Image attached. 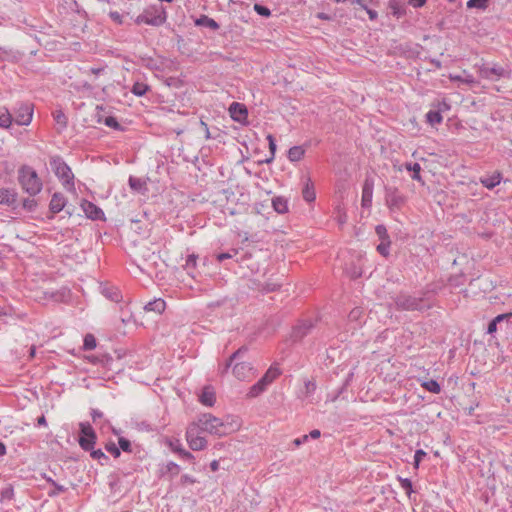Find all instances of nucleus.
<instances>
[{
  "label": "nucleus",
  "mask_w": 512,
  "mask_h": 512,
  "mask_svg": "<svg viewBox=\"0 0 512 512\" xmlns=\"http://www.w3.org/2000/svg\"><path fill=\"white\" fill-rule=\"evenodd\" d=\"M489 0H468L467 8H477L481 10H485L488 7Z\"/></svg>",
  "instance_id": "c9c22d12"
},
{
  "label": "nucleus",
  "mask_w": 512,
  "mask_h": 512,
  "mask_svg": "<svg viewBox=\"0 0 512 512\" xmlns=\"http://www.w3.org/2000/svg\"><path fill=\"white\" fill-rule=\"evenodd\" d=\"M237 254H238V251H237L236 249H233L231 253H230V252H226V253H219V254L217 255V260H218L219 262H222V261H224V260H226V259H231V258H233V257H234V256H236Z\"/></svg>",
  "instance_id": "052dcab7"
},
{
  "label": "nucleus",
  "mask_w": 512,
  "mask_h": 512,
  "mask_svg": "<svg viewBox=\"0 0 512 512\" xmlns=\"http://www.w3.org/2000/svg\"><path fill=\"white\" fill-rule=\"evenodd\" d=\"M87 359L93 364H101L102 365V363H104V359L100 358V354L87 356Z\"/></svg>",
  "instance_id": "338daca9"
},
{
  "label": "nucleus",
  "mask_w": 512,
  "mask_h": 512,
  "mask_svg": "<svg viewBox=\"0 0 512 512\" xmlns=\"http://www.w3.org/2000/svg\"><path fill=\"white\" fill-rule=\"evenodd\" d=\"M196 482H197L196 478H194L193 476H190L188 474H184L180 477L179 484L181 486H187V485L195 484Z\"/></svg>",
  "instance_id": "6e6d98bb"
},
{
  "label": "nucleus",
  "mask_w": 512,
  "mask_h": 512,
  "mask_svg": "<svg viewBox=\"0 0 512 512\" xmlns=\"http://www.w3.org/2000/svg\"><path fill=\"white\" fill-rule=\"evenodd\" d=\"M316 383L312 380H306L304 382V394L305 396H311L316 391Z\"/></svg>",
  "instance_id": "de8ad7c7"
},
{
  "label": "nucleus",
  "mask_w": 512,
  "mask_h": 512,
  "mask_svg": "<svg viewBox=\"0 0 512 512\" xmlns=\"http://www.w3.org/2000/svg\"><path fill=\"white\" fill-rule=\"evenodd\" d=\"M118 445H119V449L120 451H124V452H132V444H131V441L125 437H119L118 438Z\"/></svg>",
  "instance_id": "37998d69"
},
{
  "label": "nucleus",
  "mask_w": 512,
  "mask_h": 512,
  "mask_svg": "<svg viewBox=\"0 0 512 512\" xmlns=\"http://www.w3.org/2000/svg\"><path fill=\"white\" fill-rule=\"evenodd\" d=\"M120 311H121L120 320L123 324L126 325L133 320L134 317H133L132 313L129 311V309L127 308V306L125 308L121 306Z\"/></svg>",
  "instance_id": "79ce46f5"
},
{
  "label": "nucleus",
  "mask_w": 512,
  "mask_h": 512,
  "mask_svg": "<svg viewBox=\"0 0 512 512\" xmlns=\"http://www.w3.org/2000/svg\"><path fill=\"white\" fill-rule=\"evenodd\" d=\"M248 351L246 346L240 347L237 351H235L226 361L222 373H226L231 365L235 363L233 367V374L239 380H245L252 374L253 367L250 363L239 361Z\"/></svg>",
  "instance_id": "7ed1b4c3"
},
{
  "label": "nucleus",
  "mask_w": 512,
  "mask_h": 512,
  "mask_svg": "<svg viewBox=\"0 0 512 512\" xmlns=\"http://www.w3.org/2000/svg\"><path fill=\"white\" fill-rule=\"evenodd\" d=\"M101 294L110 301L119 303L122 301V294L118 287L108 283L100 285Z\"/></svg>",
  "instance_id": "4468645a"
},
{
  "label": "nucleus",
  "mask_w": 512,
  "mask_h": 512,
  "mask_svg": "<svg viewBox=\"0 0 512 512\" xmlns=\"http://www.w3.org/2000/svg\"><path fill=\"white\" fill-rule=\"evenodd\" d=\"M375 232L377 236L379 237L380 241H391L390 236L388 234V231L386 227L382 224H379L375 227Z\"/></svg>",
  "instance_id": "4c0bfd02"
},
{
  "label": "nucleus",
  "mask_w": 512,
  "mask_h": 512,
  "mask_svg": "<svg viewBox=\"0 0 512 512\" xmlns=\"http://www.w3.org/2000/svg\"><path fill=\"white\" fill-rule=\"evenodd\" d=\"M426 121L431 126L442 123L443 117L436 109L430 110L426 113Z\"/></svg>",
  "instance_id": "7c9ffc66"
},
{
  "label": "nucleus",
  "mask_w": 512,
  "mask_h": 512,
  "mask_svg": "<svg viewBox=\"0 0 512 512\" xmlns=\"http://www.w3.org/2000/svg\"><path fill=\"white\" fill-rule=\"evenodd\" d=\"M67 490V488L63 485L58 484L57 482H53V489L48 491L49 497H56L60 493H63Z\"/></svg>",
  "instance_id": "09e8293b"
},
{
  "label": "nucleus",
  "mask_w": 512,
  "mask_h": 512,
  "mask_svg": "<svg viewBox=\"0 0 512 512\" xmlns=\"http://www.w3.org/2000/svg\"><path fill=\"white\" fill-rule=\"evenodd\" d=\"M88 451L90 452V456L93 459L98 460L101 465L104 464L103 462H101V460L108 461V459H109L101 449L92 448L91 450H88Z\"/></svg>",
  "instance_id": "ea45409f"
},
{
  "label": "nucleus",
  "mask_w": 512,
  "mask_h": 512,
  "mask_svg": "<svg viewBox=\"0 0 512 512\" xmlns=\"http://www.w3.org/2000/svg\"><path fill=\"white\" fill-rule=\"evenodd\" d=\"M109 485L113 492H120V478L119 477L111 476Z\"/></svg>",
  "instance_id": "bf43d9fd"
},
{
  "label": "nucleus",
  "mask_w": 512,
  "mask_h": 512,
  "mask_svg": "<svg viewBox=\"0 0 512 512\" xmlns=\"http://www.w3.org/2000/svg\"><path fill=\"white\" fill-rule=\"evenodd\" d=\"M479 181L485 188L492 190L501 183L502 174L499 171H495L492 175L480 177Z\"/></svg>",
  "instance_id": "aec40b11"
},
{
  "label": "nucleus",
  "mask_w": 512,
  "mask_h": 512,
  "mask_svg": "<svg viewBox=\"0 0 512 512\" xmlns=\"http://www.w3.org/2000/svg\"><path fill=\"white\" fill-rule=\"evenodd\" d=\"M66 205H67L66 197L60 192H55L52 195L50 203H49V211L53 215L57 214V213L61 212L65 208Z\"/></svg>",
  "instance_id": "dca6fc26"
},
{
  "label": "nucleus",
  "mask_w": 512,
  "mask_h": 512,
  "mask_svg": "<svg viewBox=\"0 0 512 512\" xmlns=\"http://www.w3.org/2000/svg\"><path fill=\"white\" fill-rule=\"evenodd\" d=\"M280 284L278 283H274V282H266L262 288V291L268 293V292H273V291H276L277 289L280 288Z\"/></svg>",
  "instance_id": "680f3d73"
},
{
  "label": "nucleus",
  "mask_w": 512,
  "mask_h": 512,
  "mask_svg": "<svg viewBox=\"0 0 512 512\" xmlns=\"http://www.w3.org/2000/svg\"><path fill=\"white\" fill-rule=\"evenodd\" d=\"M432 107L439 111L441 115L443 112H447L451 109V105L446 99L438 100L437 102L432 103Z\"/></svg>",
  "instance_id": "72a5a7b5"
},
{
  "label": "nucleus",
  "mask_w": 512,
  "mask_h": 512,
  "mask_svg": "<svg viewBox=\"0 0 512 512\" xmlns=\"http://www.w3.org/2000/svg\"><path fill=\"white\" fill-rule=\"evenodd\" d=\"M109 16L115 23L122 24V15L119 12L111 11Z\"/></svg>",
  "instance_id": "69168bd1"
},
{
  "label": "nucleus",
  "mask_w": 512,
  "mask_h": 512,
  "mask_svg": "<svg viewBox=\"0 0 512 512\" xmlns=\"http://www.w3.org/2000/svg\"><path fill=\"white\" fill-rule=\"evenodd\" d=\"M390 246H391V241H383V242L381 241L377 245L376 250L378 251V253L380 255L387 258L390 255Z\"/></svg>",
  "instance_id": "f704fd0d"
},
{
  "label": "nucleus",
  "mask_w": 512,
  "mask_h": 512,
  "mask_svg": "<svg viewBox=\"0 0 512 512\" xmlns=\"http://www.w3.org/2000/svg\"><path fill=\"white\" fill-rule=\"evenodd\" d=\"M398 481L400 482V486L403 490H405L406 494L410 496L413 492L412 481L409 478L398 477Z\"/></svg>",
  "instance_id": "58836bf2"
},
{
  "label": "nucleus",
  "mask_w": 512,
  "mask_h": 512,
  "mask_svg": "<svg viewBox=\"0 0 512 512\" xmlns=\"http://www.w3.org/2000/svg\"><path fill=\"white\" fill-rule=\"evenodd\" d=\"M160 299H153L151 301H149L148 303H146L143 307V310H144V313L147 314L149 312H155V313H160V309H159V305H158V301Z\"/></svg>",
  "instance_id": "e433bc0d"
},
{
  "label": "nucleus",
  "mask_w": 512,
  "mask_h": 512,
  "mask_svg": "<svg viewBox=\"0 0 512 512\" xmlns=\"http://www.w3.org/2000/svg\"><path fill=\"white\" fill-rule=\"evenodd\" d=\"M94 348H96V338L92 334H87L84 337L83 349L92 350Z\"/></svg>",
  "instance_id": "a19ab883"
},
{
  "label": "nucleus",
  "mask_w": 512,
  "mask_h": 512,
  "mask_svg": "<svg viewBox=\"0 0 512 512\" xmlns=\"http://www.w3.org/2000/svg\"><path fill=\"white\" fill-rule=\"evenodd\" d=\"M165 444L170 448V450L173 453H175L178 456L180 460L187 461L195 465L194 455L183 448V445L179 439L167 438L165 440Z\"/></svg>",
  "instance_id": "f8f14e48"
},
{
  "label": "nucleus",
  "mask_w": 512,
  "mask_h": 512,
  "mask_svg": "<svg viewBox=\"0 0 512 512\" xmlns=\"http://www.w3.org/2000/svg\"><path fill=\"white\" fill-rule=\"evenodd\" d=\"M427 456V453L422 450V449H418L415 451V454H414V467L415 468H418L419 467V464L421 463V461Z\"/></svg>",
  "instance_id": "864d4df0"
},
{
  "label": "nucleus",
  "mask_w": 512,
  "mask_h": 512,
  "mask_svg": "<svg viewBox=\"0 0 512 512\" xmlns=\"http://www.w3.org/2000/svg\"><path fill=\"white\" fill-rule=\"evenodd\" d=\"M362 9L366 11L371 21H375L378 18L376 10L370 9L367 5H362Z\"/></svg>",
  "instance_id": "e2e57ef3"
},
{
  "label": "nucleus",
  "mask_w": 512,
  "mask_h": 512,
  "mask_svg": "<svg viewBox=\"0 0 512 512\" xmlns=\"http://www.w3.org/2000/svg\"><path fill=\"white\" fill-rule=\"evenodd\" d=\"M13 497H14V489H13L12 485H9V486L5 487L1 491V498L3 500H12Z\"/></svg>",
  "instance_id": "5fc2aeb1"
},
{
  "label": "nucleus",
  "mask_w": 512,
  "mask_h": 512,
  "mask_svg": "<svg viewBox=\"0 0 512 512\" xmlns=\"http://www.w3.org/2000/svg\"><path fill=\"white\" fill-rule=\"evenodd\" d=\"M229 419L230 417H227L225 420H222L211 413H203L200 414L192 424L196 425L201 432L222 437L233 433L240 427L238 421Z\"/></svg>",
  "instance_id": "f257e3e1"
},
{
  "label": "nucleus",
  "mask_w": 512,
  "mask_h": 512,
  "mask_svg": "<svg viewBox=\"0 0 512 512\" xmlns=\"http://www.w3.org/2000/svg\"><path fill=\"white\" fill-rule=\"evenodd\" d=\"M53 118L55 122L61 127V129H65L67 127L68 119L62 110L54 111Z\"/></svg>",
  "instance_id": "2f4dec72"
},
{
  "label": "nucleus",
  "mask_w": 512,
  "mask_h": 512,
  "mask_svg": "<svg viewBox=\"0 0 512 512\" xmlns=\"http://www.w3.org/2000/svg\"><path fill=\"white\" fill-rule=\"evenodd\" d=\"M13 121L19 126H28L33 118L34 105L29 101L17 102L12 109Z\"/></svg>",
  "instance_id": "423d86ee"
},
{
  "label": "nucleus",
  "mask_w": 512,
  "mask_h": 512,
  "mask_svg": "<svg viewBox=\"0 0 512 512\" xmlns=\"http://www.w3.org/2000/svg\"><path fill=\"white\" fill-rule=\"evenodd\" d=\"M281 375V370L276 365H271L265 374L261 377L262 382H265L268 386Z\"/></svg>",
  "instance_id": "5701e85b"
},
{
  "label": "nucleus",
  "mask_w": 512,
  "mask_h": 512,
  "mask_svg": "<svg viewBox=\"0 0 512 512\" xmlns=\"http://www.w3.org/2000/svg\"><path fill=\"white\" fill-rule=\"evenodd\" d=\"M511 319H512V312L499 314L493 318V320L496 321L497 324H501L504 321L509 322Z\"/></svg>",
  "instance_id": "4d7b16f0"
},
{
  "label": "nucleus",
  "mask_w": 512,
  "mask_h": 512,
  "mask_svg": "<svg viewBox=\"0 0 512 512\" xmlns=\"http://www.w3.org/2000/svg\"><path fill=\"white\" fill-rule=\"evenodd\" d=\"M49 164L51 170L62 183L64 188L70 192H74V174L69 165L64 161V159L59 155H55L50 158Z\"/></svg>",
  "instance_id": "20e7f679"
},
{
  "label": "nucleus",
  "mask_w": 512,
  "mask_h": 512,
  "mask_svg": "<svg viewBox=\"0 0 512 512\" xmlns=\"http://www.w3.org/2000/svg\"><path fill=\"white\" fill-rule=\"evenodd\" d=\"M254 11L260 15V16H263V17H269L271 15V11L268 7L264 6V5H261V4H254V7H253Z\"/></svg>",
  "instance_id": "8fccbe9b"
},
{
  "label": "nucleus",
  "mask_w": 512,
  "mask_h": 512,
  "mask_svg": "<svg viewBox=\"0 0 512 512\" xmlns=\"http://www.w3.org/2000/svg\"><path fill=\"white\" fill-rule=\"evenodd\" d=\"M104 124L115 130H123V127L119 124L117 119L113 116H108L104 119Z\"/></svg>",
  "instance_id": "49530a36"
},
{
  "label": "nucleus",
  "mask_w": 512,
  "mask_h": 512,
  "mask_svg": "<svg viewBox=\"0 0 512 512\" xmlns=\"http://www.w3.org/2000/svg\"><path fill=\"white\" fill-rule=\"evenodd\" d=\"M12 123V113L6 107H0V127L3 129H9Z\"/></svg>",
  "instance_id": "393cba45"
},
{
  "label": "nucleus",
  "mask_w": 512,
  "mask_h": 512,
  "mask_svg": "<svg viewBox=\"0 0 512 512\" xmlns=\"http://www.w3.org/2000/svg\"><path fill=\"white\" fill-rule=\"evenodd\" d=\"M97 440L96 432L89 422L79 424L78 443L84 451L91 450Z\"/></svg>",
  "instance_id": "6e6552de"
},
{
  "label": "nucleus",
  "mask_w": 512,
  "mask_h": 512,
  "mask_svg": "<svg viewBox=\"0 0 512 512\" xmlns=\"http://www.w3.org/2000/svg\"><path fill=\"white\" fill-rule=\"evenodd\" d=\"M373 195V185L365 181L362 191V205L364 207H368L371 205Z\"/></svg>",
  "instance_id": "bb28decb"
},
{
  "label": "nucleus",
  "mask_w": 512,
  "mask_h": 512,
  "mask_svg": "<svg viewBox=\"0 0 512 512\" xmlns=\"http://www.w3.org/2000/svg\"><path fill=\"white\" fill-rule=\"evenodd\" d=\"M17 192L13 189L1 188L0 189V204L10 207H15L17 202Z\"/></svg>",
  "instance_id": "6ab92c4d"
},
{
  "label": "nucleus",
  "mask_w": 512,
  "mask_h": 512,
  "mask_svg": "<svg viewBox=\"0 0 512 512\" xmlns=\"http://www.w3.org/2000/svg\"><path fill=\"white\" fill-rule=\"evenodd\" d=\"M18 181L23 191L31 197L39 194L43 188L36 170L28 165H22L18 169Z\"/></svg>",
  "instance_id": "f03ea898"
},
{
  "label": "nucleus",
  "mask_w": 512,
  "mask_h": 512,
  "mask_svg": "<svg viewBox=\"0 0 512 512\" xmlns=\"http://www.w3.org/2000/svg\"><path fill=\"white\" fill-rule=\"evenodd\" d=\"M197 258L198 257L196 255L192 254V255H189L188 258L186 259L185 268L188 271V274H190L192 276H193L192 269H194L196 267Z\"/></svg>",
  "instance_id": "a18cd8bd"
},
{
  "label": "nucleus",
  "mask_w": 512,
  "mask_h": 512,
  "mask_svg": "<svg viewBox=\"0 0 512 512\" xmlns=\"http://www.w3.org/2000/svg\"><path fill=\"white\" fill-rule=\"evenodd\" d=\"M231 118L236 122H244L248 116V110L244 104L233 102L229 107Z\"/></svg>",
  "instance_id": "2eb2a0df"
},
{
  "label": "nucleus",
  "mask_w": 512,
  "mask_h": 512,
  "mask_svg": "<svg viewBox=\"0 0 512 512\" xmlns=\"http://www.w3.org/2000/svg\"><path fill=\"white\" fill-rule=\"evenodd\" d=\"M385 203L391 211L400 210L406 203V197L397 187H385Z\"/></svg>",
  "instance_id": "9d476101"
},
{
  "label": "nucleus",
  "mask_w": 512,
  "mask_h": 512,
  "mask_svg": "<svg viewBox=\"0 0 512 512\" xmlns=\"http://www.w3.org/2000/svg\"><path fill=\"white\" fill-rule=\"evenodd\" d=\"M105 449L107 452H109L114 458H118L121 454V451L119 449V446H117L114 442H108L105 445Z\"/></svg>",
  "instance_id": "c03bdc74"
},
{
  "label": "nucleus",
  "mask_w": 512,
  "mask_h": 512,
  "mask_svg": "<svg viewBox=\"0 0 512 512\" xmlns=\"http://www.w3.org/2000/svg\"><path fill=\"white\" fill-rule=\"evenodd\" d=\"M272 207L279 214L288 212V200L283 196H277L272 199Z\"/></svg>",
  "instance_id": "b1692460"
},
{
  "label": "nucleus",
  "mask_w": 512,
  "mask_h": 512,
  "mask_svg": "<svg viewBox=\"0 0 512 512\" xmlns=\"http://www.w3.org/2000/svg\"><path fill=\"white\" fill-rule=\"evenodd\" d=\"M80 206L87 218L94 220V221L105 220V214H104L103 210L100 207H98L97 205H95L94 203L83 199L81 201Z\"/></svg>",
  "instance_id": "ddd939ff"
},
{
  "label": "nucleus",
  "mask_w": 512,
  "mask_h": 512,
  "mask_svg": "<svg viewBox=\"0 0 512 512\" xmlns=\"http://www.w3.org/2000/svg\"><path fill=\"white\" fill-rule=\"evenodd\" d=\"M268 385L265 382H262L260 378L254 385L251 386L248 396L251 398L259 396L267 389Z\"/></svg>",
  "instance_id": "c756f323"
},
{
  "label": "nucleus",
  "mask_w": 512,
  "mask_h": 512,
  "mask_svg": "<svg viewBox=\"0 0 512 512\" xmlns=\"http://www.w3.org/2000/svg\"><path fill=\"white\" fill-rule=\"evenodd\" d=\"M166 470L171 475V477L177 476L180 473V466L170 461L166 464Z\"/></svg>",
  "instance_id": "603ef678"
},
{
  "label": "nucleus",
  "mask_w": 512,
  "mask_h": 512,
  "mask_svg": "<svg viewBox=\"0 0 512 512\" xmlns=\"http://www.w3.org/2000/svg\"><path fill=\"white\" fill-rule=\"evenodd\" d=\"M136 22L138 24H148L153 26L160 25V14H156V11L145 10L142 14H140Z\"/></svg>",
  "instance_id": "f3484780"
},
{
  "label": "nucleus",
  "mask_w": 512,
  "mask_h": 512,
  "mask_svg": "<svg viewBox=\"0 0 512 512\" xmlns=\"http://www.w3.org/2000/svg\"><path fill=\"white\" fill-rule=\"evenodd\" d=\"M91 417L93 422L95 423L98 419L103 418V413L98 409H92L91 410Z\"/></svg>",
  "instance_id": "774afa93"
},
{
  "label": "nucleus",
  "mask_w": 512,
  "mask_h": 512,
  "mask_svg": "<svg viewBox=\"0 0 512 512\" xmlns=\"http://www.w3.org/2000/svg\"><path fill=\"white\" fill-rule=\"evenodd\" d=\"M404 167L407 171L411 172L412 175H411V178L419 183H422L424 184V181L420 175V171H421V166L419 163H405L404 164Z\"/></svg>",
  "instance_id": "a878e982"
},
{
  "label": "nucleus",
  "mask_w": 512,
  "mask_h": 512,
  "mask_svg": "<svg viewBox=\"0 0 512 512\" xmlns=\"http://www.w3.org/2000/svg\"><path fill=\"white\" fill-rule=\"evenodd\" d=\"M422 387L424 389H426L427 391L434 393V394H438L441 391L440 384L436 380H433V379L425 381L422 384Z\"/></svg>",
  "instance_id": "473e14b6"
},
{
  "label": "nucleus",
  "mask_w": 512,
  "mask_h": 512,
  "mask_svg": "<svg viewBox=\"0 0 512 512\" xmlns=\"http://www.w3.org/2000/svg\"><path fill=\"white\" fill-rule=\"evenodd\" d=\"M199 402L207 407H212L216 402L215 390L212 386H205L200 395Z\"/></svg>",
  "instance_id": "a211bd4d"
},
{
  "label": "nucleus",
  "mask_w": 512,
  "mask_h": 512,
  "mask_svg": "<svg viewBox=\"0 0 512 512\" xmlns=\"http://www.w3.org/2000/svg\"><path fill=\"white\" fill-rule=\"evenodd\" d=\"M194 23L196 26L206 27L213 31L218 30L220 27L214 19L208 17L207 15H201L199 18L195 19Z\"/></svg>",
  "instance_id": "4be33fe9"
},
{
  "label": "nucleus",
  "mask_w": 512,
  "mask_h": 512,
  "mask_svg": "<svg viewBox=\"0 0 512 512\" xmlns=\"http://www.w3.org/2000/svg\"><path fill=\"white\" fill-rule=\"evenodd\" d=\"M305 155V149L303 146L296 145L291 147L288 150V159L291 162H298L300 161Z\"/></svg>",
  "instance_id": "c85d7f7f"
},
{
  "label": "nucleus",
  "mask_w": 512,
  "mask_h": 512,
  "mask_svg": "<svg viewBox=\"0 0 512 512\" xmlns=\"http://www.w3.org/2000/svg\"><path fill=\"white\" fill-rule=\"evenodd\" d=\"M22 206L26 211L33 212L37 207V201L34 199L25 198L22 202Z\"/></svg>",
  "instance_id": "3c124183"
},
{
  "label": "nucleus",
  "mask_w": 512,
  "mask_h": 512,
  "mask_svg": "<svg viewBox=\"0 0 512 512\" xmlns=\"http://www.w3.org/2000/svg\"><path fill=\"white\" fill-rule=\"evenodd\" d=\"M390 8L392 9V14L398 18L404 13V10L400 8L395 2L390 3Z\"/></svg>",
  "instance_id": "0e129e2a"
},
{
  "label": "nucleus",
  "mask_w": 512,
  "mask_h": 512,
  "mask_svg": "<svg viewBox=\"0 0 512 512\" xmlns=\"http://www.w3.org/2000/svg\"><path fill=\"white\" fill-rule=\"evenodd\" d=\"M480 76L490 81H498L501 78H511L512 70L498 64H484L480 70Z\"/></svg>",
  "instance_id": "0eeeda50"
},
{
  "label": "nucleus",
  "mask_w": 512,
  "mask_h": 512,
  "mask_svg": "<svg viewBox=\"0 0 512 512\" xmlns=\"http://www.w3.org/2000/svg\"><path fill=\"white\" fill-rule=\"evenodd\" d=\"M267 140H268V144H269V150H270V156L266 159H263V160H259L258 163L259 164H270L273 162L274 158H275V153H276V150H277V145H276V141H275V138L273 137V135L271 134H268L267 135Z\"/></svg>",
  "instance_id": "cd10ccee"
},
{
  "label": "nucleus",
  "mask_w": 512,
  "mask_h": 512,
  "mask_svg": "<svg viewBox=\"0 0 512 512\" xmlns=\"http://www.w3.org/2000/svg\"><path fill=\"white\" fill-rule=\"evenodd\" d=\"M302 196L307 202H313L316 199L314 184L310 178H307L304 182Z\"/></svg>",
  "instance_id": "412c9836"
},
{
  "label": "nucleus",
  "mask_w": 512,
  "mask_h": 512,
  "mask_svg": "<svg viewBox=\"0 0 512 512\" xmlns=\"http://www.w3.org/2000/svg\"><path fill=\"white\" fill-rule=\"evenodd\" d=\"M392 299L397 311H425L430 308L425 304L423 297H416L407 292H400Z\"/></svg>",
  "instance_id": "39448f33"
},
{
  "label": "nucleus",
  "mask_w": 512,
  "mask_h": 512,
  "mask_svg": "<svg viewBox=\"0 0 512 512\" xmlns=\"http://www.w3.org/2000/svg\"><path fill=\"white\" fill-rule=\"evenodd\" d=\"M203 432H201L196 425L190 423L186 429V441L190 447V449L194 451H200L206 448L207 440L204 436H202Z\"/></svg>",
  "instance_id": "1a4fd4ad"
},
{
  "label": "nucleus",
  "mask_w": 512,
  "mask_h": 512,
  "mask_svg": "<svg viewBox=\"0 0 512 512\" xmlns=\"http://www.w3.org/2000/svg\"><path fill=\"white\" fill-rule=\"evenodd\" d=\"M129 185L132 189L139 191L142 188V181L139 178L130 176Z\"/></svg>",
  "instance_id": "13d9d810"
},
{
  "label": "nucleus",
  "mask_w": 512,
  "mask_h": 512,
  "mask_svg": "<svg viewBox=\"0 0 512 512\" xmlns=\"http://www.w3.org/2000/svg\"><path fill=\"white\" fill-rule=\"evenodd\" d=\"M316 322L317 320L313 319H303L298 321V323L292 329V340L301 341L305 336L311 333L312 329L315 327Z\"/></svg>",
  "instance_id": "9b49d317"
}]
</instances>
